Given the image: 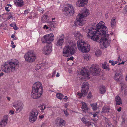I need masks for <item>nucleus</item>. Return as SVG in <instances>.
I'll return each instance as SVG.
<instances>
[{
    "label": "nucleus",
    "instance_id": "obj_21",
    "mask_svg": "<svg viewBox=\"0 0 127 127\" xmlns=\"http://www.w3.org/2000/svg\"><path fill=\"white\" fill-rule=\"evenodd\" d=\"M48 25L49 26V28L50 30H52L53 29V27L54 28L55 25L56 24V22L55 21H50L48 22Z\"/></svg>",
    "mask_w": 127,
    "mask_h": 127
},
{
    "label": "nucleus",
    "instance_id": "obj_1",
    "mask_svg": "<svg viewBox=\"0 0 127 127\" xmlns=\"http://www.w3.org/2000/svg\"><path fill=\"white\" fill-rule=\"evenodd\" d=\"M107 29L105 23L101 21L96 25V29L88 26L85 28V31L88 38L94 41L98 42L99 38L101 37L100 42L106 47L110 43L109 34L106 32Z\"/></svg>",
    "mask_w": 127,
    "mask_h": 127
},
{
    "label": "nucleus",
    "instance_id": "obj_2",
    "mask_svg": "<svg viewBox=\"0 0 127 127\" xmlns=\"http://www.w3.org/2000/svg\"><path fill=\"white\" fill-rule=\"evenodd\" d=\"M18 67V62L15 59L6 62L2 66L3 71L9 73L16 70Z\"/></svg>",
    "mask_w": 127,
    "mask_h": 127
},
{
    "label": "nucleus",
    "instance_id": "obj_17",
    "mask_svg": "<svg viewBox=\"0 0 127 127\" xmlns=\"http://www.w3.org/2000/svg\"><path fill=\"white\" fill-rule=\"evenodd\" d=\"M65 123L64 120L59 117L57 118L55 121V123L59 126H64Z\"/></svg>",
    "mask_w": 127,
    "mask_h": 127
},
{
    "label": "nucleus",
    "instance_id": "obj_18",
    "mask_svg": "<svg viewBox=\"0 0 127 127\" xmlns=\"http://www.w3.org/2000/svg\"><path fill=\"white\" fill-rule=\"evenodd\" d=\"M123 76L121 75L120 71H116L115 72V74L114 76V79L117 81H122Z\"/></svg>",
    "mask_w": 127,
    "mask_h": 127
},
{
    "label": "nucleus",
    "instance_id": "obj_55",
    "mask_svg": "<svg viewBox=\"0 0 127 127\" xmlns=\"http://www.w3.org/2000/svg\"><path fill=\"white\" fill-rule=\"evenodd\" d=\"M45 124L44 123H43L41 125V127H45Z\"/></svg>",
    "mask_w": 127,
    "mask_h": 127
},
{
    "label": "nucleus",
    "instance_id": "obj_44",
    "mask_svg": "<svg viewBox=\"0 0 127 127\" xmlns=\"http://www.w3.org/2000/svg\"><path fill=\"white\" fill-rule=\"evenodd\" d=\"M109 63H111V64L112 65L114 66L115 65L114 61L113 60H109Z\"/></svg>",
    "mask_w": 127,
    "mask_h": 127
},
{
    "label": "nucleus",
    "instance_id": "obj_54",
    "mask_svg": "<svg viewBox=\"0 0 127 127\" xmlns=\"http://www.w3.org/2000/svg\"><path fill=\"white\" fill-rule=\"evenodd\" d=\"M13 18V16L11 15H10L8 16V19H10L11 18Z\"/></svg>",
    "mask_w": 127,
    "mask_h": 127
},
{
    "label": "nucleus",
    "instance_id": "obj_49",
    "mask_svg": "<svg viewBox=\"0 0 127 127\" xmlns=\"http://www.w3.org/2000/svg\"><path fill=\"white\" fill-rule=\"evenodd\" d=\"M43 28L44 29H47L49 28V27L47 26L46 25H44Z\"/></svg>",
    "mask_w": 127,
    "mask_h": 127
},
{
    "label": "nucleus",
    "instance_id": "obj_26",
    "mask_svg": "<svg viewBox=\"0 0 127 127\" xmlns=\"http://www.w3.org/2000/svg\"><path fill=\"white\" fill-rule=\"evenodd\" d=\"M82 13L81 14L85 17L88 15L89 14V10L87 9H84L82 10Z\"/></svg>",
    "mask_w": 127,
    "mask_h": 127
},
{
    "label": "nucleus",
    "instance_id": "obj_23",
    "mask_svg": "<svg viewBox=\"0 0 127 127\" xmlns=\"http://www.w3.org/2000/svg\"><path fill=\"white\" fill-rule=\"evenodd\" d=\"M115 100L116 101L117 105H119L122 104L121 99L119 96H116L115 98Z\"/></svg>",
    "mask_w": 127,
    "mask_h": 127
},
{
    "label": "nucleus",
    "instance_id": "obj_56",
    "mask_svg": "<svg viewBox=\"0 0 127 127\" xmlns=\"http://www.w3.org/2000/svg\"><path fill=\"white\" fill-rule=\"evenodd\" d=\"M28 12V10H25L24 12V13L25 14H27Z\"/></svg>",
    "mask_w": 127,
    "mask_h": 127
},
{
    "label": "nucleus",
    "instance_id": "obj_64",
    "mask_svg": "<svg viewBox=\"0 0 127 127\" xmlns=\"http://www.w3.org/2000/svg\"><path fill=\"white\" fill-rule=\"evenodd\" d=\"M4 75V73L3 72H1L0 74V77L1 76H3Z\"/></svg>",
    "mask_w": 127,
    "mask_h": 127
},
{
    "label": "nucleus",
    "instance_id": "obj_41",
    "mask_svg": "<svg viewBox=\"0 0 127 127\" xmlns=\"http://www.w3.org/2000/svg\"><path fill=\"white\" fill-rule=\"evenodd\" d=\"M84 124L88 126H89L91 125V122L89 121H87Z\"/></svg>",
    "mask_w": 127,
    "mask_h": 127
},
{
    "label": "nucleus",
    "instance_id": "obj_29",
    "mask_svg": "<svg viewBox=\"0 0 127 127\" xmlns=\"http://www.w3.org/2000/svg\"><path fill=\"white\" fill-rule=\"evenodd\" d=\"M47 16L45 15H44L42 17V20L43 22H47Z\"/></svg>",
    "mask_w": 127,
    "mask_h": 127
},
{
    "label": "nucleus",
    "instance_id": "obj_51",
    "mask_svg": "<svg viewBox=\"0 0 127 127\" xmlns=\"http://www.w3.org/2000/svg\"><path fill=\"white\" fill-rule=\"evenodd\" d=\"M64 114L66 116H67L69 115V114L68 113V112H64Z\"/></svg>",
    "mask_w": 127,
    "mask_h": 127
},
{
    "label": "nucleus",
    "instance_id": "obj_53",
    "mask_svg": "<svg viewBox=\"0 0 127 127\" xmlns=\"http://www.w3.org/2000/svg\"><path fill=\"white\" fill-rule=\"evenodd\" d=\"M13 27L15 30H16L18 28H17V27L15 25H14V26Z\"/></svg>",
    "mask_w": 127,
    "mask_h": 127
},
{
    "label": "nucleus",
    "instance_id": "obj_60",
    "mask_svg": "<svg viewBox=\"0 0 127 127\" xmlns=\"http://www.w3.org/2000/svg\"><path fill=\"white\" fill-rule=\"evenodd\" d=\"M59 76H60L59 73L57 72V74H56V76L57 77H59Z\"/></svg>",
    "mask_w": 127,
    "mask_h": 127
},
{
    "label": "nucleus",
    "instance_id": "obj_13",
    "mask_svg": "<svg viewBox=\"0 0 127 127\" xmlns=\"http://www.w3.org/2000/svg\"><path fill=\"white\" fill-rule=\"evenodd\" d=\"M89 89L88 83L86 82H85L83 84L81 92L83 96H85L87 94Z\"/></svg>",
    "mask_w": 127,
    "mask_h": 127
},
{
    "label": "nucleus",
    "instance_id": "obj_9",
    "mask_svg": "<svg viewBox=\"0 0 127 127\" xmlns=\"http://www.w3.org/2000/svg\"><path fill=\"white\" fill-rule=\"evenodd\" d=\"M90 71L92 75L95 76L98 74L99 70L98 65L95 64L92 65L90 69Z\"/></svg>",
    "mask_w": 127,
    "mask_h": 127
},
{
    "label": "nucleus",
    "instance_id": "obj_31",
    "mask_svg": "<svg viewBox=\"0 0 127 127\" xmlns=\"http://www.w3.org/2000/svg\"><path fill=\"white\" fill-rule=\"evenodd\" d=\"M46 108V107L44 104H42V105H40L38 107V110H40L42 111L44 110V109Z\"/></svg>",
    "mask_w": 127,
    "mask_h": 127
},
{
    "label": "nucleus",
    "instance_id": "obj_33",
    "mask_svg": "<svg viewBox=\"0 0 127 127\" xmlns=\"http://www.w3.org/2000/svg\"><path fill=\"white\" fill-rule=\"evenodd\" d=\"M46 64L44 63L41 64H39V65L37 64L36 66L35 69L36 70H38L41 68V67L42 66L44 65H45Z\"/></svg>",
    "mask_w": 127,
    "mask_h": 127
},
{
    "label": "nucleus",
    "instance_id": "obj_12",
    "mask_svg": "<svg viewBox=\"0 0 127 127\" xmlns=\"http://www.w3.org/2000/svg\"><path fill=\"white\" fill-rule=\"evenodd\" d=\"M54 37V35L52 33L48 34L43 37L42 40L44 43L49 44L53 41Z\"/></svg>",
    "mask_w": 127,
    "mask_h": 127
},
{
    "label": "nucleus",
    "instance_id": "obj_39",
    "mask_svg": "<svg viewBox=\"0 0 127 127\" xmlns=\"http://www.w3.org/2000/svg\"><path fill=\"white\" fill-rule=\"evenodd\" d=\"M56 72V69H54L53 70V71L52 73V75L51 76L52 78H53L55 76Z\"/></svg>",
    "mask_w": 127,
    "mask_h": 127
},
{
    "label": "nucleus",
    "instance_id": "obj_34",
    "mask_svg": "<svg viewBox=\"0 0 127 127\" xmlns=\"http://www.w3.org/2000/svg\"><path fill=\"white\" fill-rule=\"evenodd\" d=\"M102 67L104 69H108L109 70L108 65V64L105 63H104V64H102Z\"/></svg>",
    "mask_w": 127,
    "mask_h": 127
},
{
    "label": "nucleus",
    "instance_id": "obj_36",
    "mask_svg": "<svg viewBox=\"0 0 127 127\" xmlns=\"http://www.w3.org/2000/svg\"><path fill=\"white\" fill-rule=\"evenodd\" d=\"M83 57L85 60L88 61L90 57L89 55L86 54L83 56Z\"/></svg>",
    "mask_w": 127,
    "mask_h": 127
},
{
    "label": "nucleus",
    "instance_id": "obj_30",
    "mask_svg": "<svg viewBox=\"0 0 127 127\" xmlns=\"http://www.w3.org/2000/svg\"><path fill=\"white\" fill-rule=\"evenodd\" d=\"M7 124V122L2 120L0 123V127H4Z\"/></svg>",
    "mask_w": 127,
    "mask_h": 127
},
{
    "label": "nucleus",
    "instance_id": "obj_10",
    "mask_svg": "<svg viewBox=\"0 0 127 127\" xmlns=\"http://www.w3.org/2000/svg\"><path fill=\"white\" fill-rule=\"evenodd\" d=\"M12 106L16 109L17 111H21L23 109V105L21 101H16L12 104Z\"/></svg>",
    "mask_w": 127,
    "mask_h": 127
},
{
    "label": "nucleus",
    "instance_id": "obj_47",
    "mask_svg": "<svg viewBox=\"0 0 127 127\" xmlns=\"http://www.w3.org/2000/svg\"><path fill=\"white\" fill-rule=\"evenodd\" d=\"M38 11H39L41 13H43L44 10L42 9L41 8H39L38 9Z\"/></svg>",
    "mask_w": 127,
    "mask_h": 127
},
{
    "label": "nucleus",
    "instance_id": "obj_7",
    "mask_svg": "<svg viewBox=\"0 0 127 127\" xmlns=\"http://www.w3.org/2000/svg\"><path fill=\"white\" fill-rule=\"evenodd\" d=\"M26 61L29 62H33L35 61L36 58L35 54L32 51H29L26 53L24 56Z\"/></svg>",
    "mask_w": 127,
    "mask_h": 127
},
{
    "label": "nucleus",
    "instance_id": "obj_20",
    "mask_svg": "<svg viewBox=\"0 0 127 127\" xmlns=\"http://www.w3.org/2000/svg\"><path fill=\"white\" fill-rule=\"evenodd\" d=\"M88 0H78L76 3L77 5L79 7H83L84 6L85 2Z\"/></svg>",
    "mask_w": 127,
    "mask_h": 127
},
{
    "label": "nucleus",
    "instance_id": "obj_42",
    "mask_svg": "<svg viewBox=\"0 0 127 127\" xmlns=\"http://www.w3.org/2000/svg\"><path fill=\"white\" fill-rule=\"evenodd\" d=\"M77 95L78 96V97L80 98L82 96L83 97H84L85 96H83V95L82 93H78Z\"/></svg>",
    "mask_w": 127,
    "mask_h": 127
},
{
    "label": "nucleus",
    "instance_id": "obj_22",
    "mask_svg": "<svg viewBox=\"0 0 127 127\" xmlns=\"http://www.w3.org/2000/svg\"><path fill=\"white\" fill-rule=\"evenodd\" d=\"M99 93L101 94L104 93L106 91V89L105 86L101 85L99 87Z\"/></svg>",
    "mask_w": 127,
    "mask_h": 127
},
{
    "label": "nucleus",
    "instance_id": "obj_8",
    "mask_svg": "<svg viewBox=\"0 0 127 127\" xmlns=\"http://www.w3.org/2000/svg\"><path fill=\"white\" fill-rule=\"evenodd\" d=\"M63 11L66 16L72 15L74 12L73 7L71 5L69 4L65 5L63 8Z\"/></svg>",
    "mask_w": 127,
    "mask_h": 127
},
{
    "label": "nucleus",
    "instance_id": "obj_25",
    "mask_svg": "<svg viewBox=\"0 0 127 127\" xmlns=\"http://www.w3.org/2000/svg\"><path fill=\"white\" fill-rule=\"evenodd\" d=\"M14 3L17 4L16 6H17L21 7L23 6L24 5L23 1L22 0H18L17 1L15 2Z\"/></svg>",
    "mask_w": 127,
    "mask_h": 127
},
{
    "label": "nucleus",
    "instance_id": "obj_14",
    "mask_svg": "<svg viewBox=\"0 0 127 127\" xmlns=\"http://www.w3.org/2000/svg\"><path fill=\"white\" fill-rule=\"evenodd\" d=\"M38 114V112H32L29 117V121L32 123L35 121L37 118Z\"/></svg>",
    "mask_w": 127,
    "mask_h": 127
},
{
    "label": "nucleus",
    "instance_id": "obj_46",
    "mask_svg": "<svg viewBox=\"0 0 127 127\" xmlns=\"http://www.w3.org/2000/svg\"><path fill=\"white\" fill-rule=\"evenodd\" d=\"M74 58L73 57L71 56L69 58H68L67 59V61H68L69 60H73Z\"/></svg>",
    "mask_w": 127,
    "mask_h": 127
},
{
    "label": "nucleus",
    "instance_id": "obj_6",
    "mask_svg": "<svg viewBox=\"0 0 127 127\" xmlns=\"http://www.w3.org/2000/svg\"><path fill=\"white\" fill-rule=\"evenodd\" d=\"M78 76L80 79L85 80L89 79L90 77L88 71L85 68H83L79 72Z\"/></svg>",
    "mask_w": 127,
    "mask_h": 127
},
{
    "label": "nucleus",
    "instance_id": "obj_19",
    "mask_svg": "<svg viewBox=\"0 0 127 127\" xmlns=\"http://www.w3.org/2000/svg\"><path fill=\"white\" fill-rule=\"evenodd\" d=\"M74 36L77 40H81L82 37V35L80 34V32L78 31L75 32L73 33Z\"/></svg>",
    "mask_w": 127,
    "mask_h": 127
},
{
    "label": "nucleus",
    "instance_id": "obj_63",
    "mask_svg": "<svg viewBox=\"0 0 127 127\" xmlns=\"http://www.w3.org/2000/svg\"><path fill=\"white\" fill-rule=\"evenodd\" d=\"M14 112H9V114H10L13 115L14 114Z\"/></svg>",
    "mask_w": 127,
    "mask_h": 127
},
{
    "label": "nucleus",
    "instance_id": "obj_62",
    "mask_svg": "<svg viewBox=\"0 0 127 127\" xmlns=\"http://www.w3.org/2000/svg\"><path fill=\"white\" fill-rule=\"evenodd\" d=\"M121 107H119L118 109H117V111H121Z\"/></svg>",
    "mask_w": 127,
    "mask_h": 127
},
{
    "label": "nucleus",
    "instance_id": "obj_37",
    "mask_svg": "<svg viewBox=\"0 0 127 127\" xmlns=\"http://www.w3.org/2000/svg\"><path fill=\"white\" fill-rule=\"evenodd\" d=\"M103 110L104 111H107L109 110H111V109L108 107L104 106L103 108Z\"/></svg>",
    "mask_w": 127,
    "mask_h": 127
},
{
    "label": "nucleus",
    "instance_id": "obj_61",
    "mask_svg": "<svg viewBox=\"0 0 127 127\" xmlns=\"http://www.w3.org/2000/svg\"><path fill=\"white\" fill-rule=\"evenodd\" d=\"M6 98L9 101H10L11 100V98L9 97H7Z\"/></svg>",
    "mask_w": 127,
    "mask_h": 127
},
{
    "label": "nucleus",
    "instance_id": "obj_3",
    "mask_svg": "<svg viewBox=\"0 0 127 127\" xmlns=\"http://www.w3.org/2000/svg\"><path fill=\"white\" fill-rule=\"evenodd\" d=\"M33 87L31 97L33 99H38L41 96L42 93L43 88L42 84L40 82H37L33 84Z\"/></svg>",
    "mask_w": 127,
    "mask_h": 127
},
{
    "label": "nucleus",
    "instance_id": "obj_43",
    "mask_svg": "<svg viewBox=\"0 0 127 127\" xmlns=\"http://www.w3.org/2000/svg\"><path fill=\"white\" fill-rule=\"evenodd\" d=\"M81 121L84 124L87 121H86V119L84 118V117L82 118H80Z\"/></svg>",
    "mask_w": 127,
    "mask_h": 127
},
{
    "label": "nucleus",
    "instance_id": "obj_11",
    "mask_svg": "<svg viewBox=\"0 0 127 127\" xmlns=\"http://www.w3.org/2000/svg\"><path fill=\"white\" fill-rule=\"evenodd\" d=\"M85 17L81 14H78L77 17V21L75 22L73 25L74 26H76V23L80 26L84 24L85 23V21L84 20Z\"/></svg>",
    "mask_w": 127,
    "mask_h": 127
},
{
    "label": "nucleus",
    "instance_id": "obj_57",
    "mask_svg": "<svg viewBox=\"0 0 127 127\" xmlns=\"http://www.w3.org/2000/svg\"><path fill=\"white\" fill-rule=\"evenodd\" d=\"M92 115H93V117H95L97 116V115L96 113H95L93 114H92Z\"/></svg>",
    "mask_w": 127,
    "mask_h": 127
},
{
    "label": "nucleus",
    "instance_id": "obj_28",
    "mask_svg": "<svg viewBox=\"0 0 127 127\" xmlns=\"http://www.w3.org/2000/svg\"><path fill=\"white\" fill-rule=\"evenodd\" d=\"M90 105L92 107L94 111L96 110L98 108L97 107V104L96 103H92L90 104Z\"/></svg>",
    "mask_w": 127,
    "mask_h": 127
},
{
    "label": "nucleus",
    "instance_id": "obj_24",
    "mask_svg": "<svg viewBox=\"0 0 127 127\" xmlns=\"http://www.w3.org/2000/svg\"><path fill=\"white\" fill-rule=\"evenodd\" d=\"M81 103L82 104V108L83 111L88 110L89 108L88 107L86 103L84 102H82Z\"/></svg>",
    "mask_w": 127,
    "mask_h": 127
},
{
    "label": "nucleus",
    "instance_id": "obj_58",
    "mask_svg": "<svg viewBox=\"0 0 127 127\" xmlns=\"http://www.w3.org/2000/svg\"><path fill=\"white\" fill-rule=\"evenodd\" d=\"M44 116L43 115H42L41 116H39V118L40 119H42L43 118Z\"/></svg>",
    "mask_w": 127,
    "mask_h": 127
},
{
    "label": "nucleus",
    "instance_id": "obj_35",
    "mask_svg": "<svg viewBox=\"0 0 127 127\" xmlns=\"http://www.w3.org/2000/svg\"><path fill=\"white\" fill-rule=\"evenodd\" d=\"M57 97L59 99H61L63 97L62 94L60 93H57L56 94Z\"/></svg>",
    "mask_w": 127,
    "mask_h": 127
},
{
    "label": "nucleus",
    "instance_id": "obj_32",
    "mask_svg": "<svg viewBox=\"0 0 127 127\" xmlns=\"http://www.w3.org/2000/svg\"><path fill=\"white\" fill-rule=\"evenodd\" d=\"M117 60L119 63L118 64V65H119L120 64H124V63L125 62L124 61H122V62H121L122 61L121 59L120 58V57H119L118 58Z\"/></svg>",
    "mask_w": 127,
    "mask_h": 127
},
{
    "label": "nucleus",
    "instance_id": "obj_16",
    "mask_svg": "<svg viewBox=\"0 0 127 127\" xmlns=\"http://www.w3.org/2000/svg\"><path fill=\"white\" fill-rule=\"evenodd\" d=\"M43 51L45 55L50 54L52 51V47L50 44H48L45 46L43 48Z\"/></svg>",
    "mask_w": 127,
    "mask_h": 127
},
{
    "label": "nucleus",
    "instance_id": "obj_50",
    "mask_svg": "<svg viewBox=\"0 0 127 127\" xmlns=\"http://www.w3.org/2000/svg\"><path fill=\"white\" fill-rule=\"evenodd\" d=\"M9 7H5V9L8 12L10 11V10L8 9Z\"/></svg>",
    "mask_w": 127,
    "mask_h": 127
},
{
    "label": "nucleus",
    "instance_id": "obj_40",
    "mask_svg": "<svg viewBox=\"0 0 127 127\" xmlns=\"http://www.w3.org/2000/svg\"><path fill=\"white\" fill-rule=\"evenodd\" d=\"M8 119V116L7 115H5L4 117H3V119L2 120L6 121L7 122Z\"/></svg>",
    "mask_w": 127,
    "mask_h": 127
},
{
    "label": "nucleus",
    "instance_id": "obj_45",
    "mask_svg": "<svg viewBox=\"0 0 127 127\" xmlns=\"http://www.w3.org/2000/svg\"><path fill=\"white\" fill-rule=\"evenodd\" d=\"M92 96V95L91 93L89 92L88 94L87 97L89 98H91Z\"/></svg>",
    "mask_w": 127,
    "mask_h": 127
},
{
    "label": "nucleus",
    "instance_id": "obj_4",
    "mask_svg": "<svg viewBox=\"0 0 127 127\" xmlns=\"http://www.w3.org/2000/svg\"><path fill=\"white\" fill-rule=\"evenodd\" d=\"M77 45L79 50L83 53H87L90 49V45L86 41L82 40H79L77 41Z\"/></svg>",
    "mask_w": 127,
    "mask_h": 127
},
{
    "label": "nucleus",
    "instance_id": "obj_27",
    "mask_svg": "<svg viewBox=\"0 0 127 127\" xmlns=\"http://www.w3.org/2000/svg\"><path fill=\"white\" fill-rule=\"evenodd\" d=\"M111 26L112 28L114 27L116 24L115 18L113 17L111 20L110 22Z\"/></svg>",
    "mask_w": 127,
    "mask_h": 127
},
{
    "label": "nucleus",
    "instance_id": "obj_38",
    "mask_svg": "<svg viewBox=\"0 0 127 127\" xmlns=\"http://www.w3.org/2000/svg\"><path fill=\"white\" fill-rule=\"evenodd\" d=\"M95 53L96 55L98 56L101 55V53L99 49H97L95 52Z\"/></svg>",
    "mask_w": 127,
    "mask_h": 127
},
{
    "label": "nucleus",
    "instance_id": "obj_52",
    "mask_svg": "<svg viewBox=\"0 0 127 127\" xmlns=\"http://www.w3.org/2000/svg\"><path fill=\"white\" fill-rule=\"evenodd\" d=\"M124 10L125 11L127 12V5L124 8Z\"/></svg>",
    "mask_w": 127,
    "mask_h": 127
},
{
    "label": "nucleus",
    "instance_id": "obj_15",
    "mask_svg": "<svg viewBox=\"0 0 127 127\" xmlns=\"http://www.w3.org/2000/svg\"><path fill=\"white\" fill-rule=\"evenodd\" d=\"M64 38L65 37L64 35H61L59 38L57 39L55 43L56 45L58 46H62L64 42Z\"/></svg>",
    "mask_w": 127,
    "mask_h": 127
},
{
    "label": "nucleus",
    "instance_id": "obj_5",
    "mask_svg": "<svg viewBox=\"0 0 127 127\" xmlns=\"http://www.w3.org/2000/svg\"><path fill=\"white\" fill-rule=\"evenodd\" d=\"M74 47V46H70L69 45L65 46L63 50V56L67 57L69 55H73L75 52Z\"/></svg>",
    "mask_w": 127,
    "mask_h": 127
},
{
    "label": "nucleus",
    "instance_id": "obj_59",
    "mask_svg": "<svg viewBox=\"0 0 127 127\" xmlns=\"http://www.w3.org/2000/svg\"><path fill=\"white\" fill-rule=\"evenodd\" d=\"M65 97L64 98V99L65 100H67V99H68V98L67 97V96H65Z\"/></svg>",
    "mask_w": 127,
    "mask_h": 127
},
{
    "label": "nucleus",
    "instance_id": "obj_48",
    "mask_svg": "<svg viewBox=\"0 0 127 127\" xmlns=\"http://www.w3.org/2000/svg\"><path fill=\"white\" fill-rule=\"evenodd\" d=\"M126 119L125 118H123L122 119V121L121 122V124L122 125H123L125 123Z\"/></svg>",
    "mask_w": 127,
    "mask_h": 127
}]
</instances>
